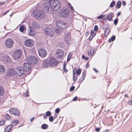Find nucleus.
<instances>
[{
  "label": "nucleus",
  "instance_id": "obj_57",
  "mask_svg": "<svg viewBox=\"0 0 132 132\" xmlns=\"http://www.w3.org/2000/svg\"><path fill=\"white\" fill-rule=\"evenodd\" d=\"M93 69L95 72H96L98 73V71L96 70V69L95 68H94Z\"/></svg>",
  "mask_w": 132,
  "mask_h": 132
},
{
  "label": "nucleus",
  "instance_id": "obj_43",
  "mask_svg": "<svg viewBox=\"0 0 132 132\" xmlns=\"http://www.w3.org/2000/svg\"><path fill=\"white\" fill-rule=\"evenodd\" d=\"M82 58L83 59H85V60H87L89 59V58L88 57H85V56L84 55H82Z\"/></svg>",
  "mask_w": 132,
  "mask_h": 132
},
{
  "label": "nucleus",
  "instance_id": "obj_40",
  "mask_svg": "<svg viewBox=\"0 0 132 132\" xmlns=\"http://www.w3.org/2000/svg\"><path fill=\"white\" fill-rule=\"evenodd\" d=\"M81 70L80 69H78L77 71L76 74L77 75H80L81 73Z\"/></svg>",
  "mask_w": 132,
  "mask_h": 132
},
{
  "label": "nucleus",
  "instance_id": "obj_25",
  "mask_svg": "<svg viewBox=\"0 0 132 132\" xmlns=\"http://www.w3.org/2000/svg\"><path fill=\"white\" fill-rule=\"evenodd\" d=\"M78 78L77 75L76 74V72L73 71V79L74 81H76Z\"/></svg>",
  "mask_w": 132,
  "mask_h": 132
},
{
  "label": "nucleus",
  "instance_id": "obj_31",
  "mask_svg": "<svg viewBox=\"0 0 132 132\" xmlns=\"http://www.w3.org/2000/svg\"><path fill=\"white\" fill-rule=\"evenodd\" d=\"M116 38V37L114 36H113L109 39L108 42L109 43H110L111 41H113Z\"/></svg>",
  "mask_w": 132,
  "mask_h": 132
},
{
  "label": "nucleus",
  "instance_id": "obj_22",
  "mask_svg": "<svg viewBox=\"0 0 132 132\" xmlns=\"http://www.w3.org/2000/svg\"><path fill=\"white\" fill-rule=\"evenodd\" d=\"M12 126L11 125H9L7 126L5 129V132H9L11 131V129L12 128Z\"/></svg>",
  "mask_w": 132,
  "mask_h": 132
},
{
  "label": "nucleus",
  "instance_id": "obj_41",
  "mask_svg": "<svg viewBox=\"0 0 132 132\" xmlns=\"http://www.w3.org/2000/svg\"><path fill=\"white\" fill-rule=\"evenodd\" d=\"M114 15L113 13H110L107 15V16H114Z\"/></svg>",
  "mask_w": 132,
  "mask_h": 132
},
{
  "label": "nucleus",
  "instance_id": "obj_35",
  "mask_svg": "<svg viewBox=\"0 0 132 132\" xmlns=\"http://www.w3.org/2000/svg\"><path fill=\"white\" fill-rule=\"evenodd\" d=\"M71 53H70L69 54L68 56V58L67 60V62H69L70 60L71 57Z\"/></svg>",
  "mask_w": 132,
  "mask_h": 132
},
{
  "label": "nucleus",
  "instance_id": "obj_17",
  "mask_svg": "<svg viewBox=\"0 0 132 132\" xmlns=\"http://www.w3.org/2000/svg\"><path fill=\"white\" fill-rule=\"evenodd\" d=\"M23 69L26 72L29 71L31 69V66L27 63H24L23 64Z\"/></svg>",
  "mask_w": 132,
  "mask_h": 132
},
{
  "label": "nucleus",
  "instance_id": "obj_7",
  "mask_svg": "<svg viewBox=\"0 0 132 132\" xmlns=\"http://www.w3.org/2000/svg\"><path fill=\"white\" fill-rule=\"evenodd\" d=\"M15 70L13 68L8 69L6 72V75L8 76H12L15 75Z\"/></svg>",
  "mask_w": 132,
  "mask_h": 132
},
{
  "label": "nucleus",
  "instance_id": "obj_6",
  "mask_svg": "<svg viewBox=\"0 0 132 132\" xmlns=\"http://www.w3.org/2000/svg\"><path fill=\"white\" fill-rule=\"evenodd\" d=\"M16 71L17 75L21 76L24 74V70L21 67L19 66L16 67Z\"/></svg>",
  "mask_w": 132,
  "mask_h": 132
},
{
  "label": "nucleus",
  "instance_id": "obj_3",
  "mask_svg": "<svg viewBox=\"0 0 132 132\" xmlns=\"http://www.w3.org/2000/svg\"><path fill=\"white\" fill-rule=\"evenodd\" d=\"M33 14L34 16H45V12L38 9L34 10L33 12Z\"/></svg>",
  "mask_w": 132,
  "mask_h": 132
},
{
  "label": "nucleus",
  "instance_id": "obj_45",
  "mask_svg": "<svg viewBox=\"0 0 132 132\" xmlns=\"http://www.w3.org/2000/svg\"><path fill=\"white\" fill-rule=\"evenodd\" d=\"M98 19H103V20H105L106 19V18L105 17H97Z\"/></svg>",
  "mask_w": 132,
  "mask_h": 132
},
{
  "label": "nucleus",
  "instance_id": "obj_46",
  "mask_svg": "<svg viewBox=\"0 0 132 132\" xmlns=\"http://www.w3.org/2000/svg\"><path fill=\"white\" fill-rule=\"evenodd\" d=\"M4 123V120H2L0 121V126L3 125Z\"/></svg>",
  "mask_w": 132,
  "mask_h": 132
},
{
  "label": "nucleus",
  "instance_id": "obj_36",
  "mask_svg": "<svg viewBox=\"0 0 132 132\" xmlns=\"http://www.w3.org/2000/svg\"><path fill=\"white\" fill-rule=\"evenodd\" d=\"M115 2L114 1H112L110 4V6L111 7H113L114 5Z\"/></svg>",
  "mask_w": 132,
  "mask_h": 132
},
{
  "label": "nucleus",
  "instance_id": "obj_62",
  "mask_svg": "<svg viewBox=\"0 0 132 132\" xmlns=\"http://www.w3.org/2000/svg\"><path fill=\"white\" fill-rule=\"evenodd\" d=\"M63 71L65 72H68V70L66 68L63 69Z\"/></svg>",
  "mask_w": 132,
  "mask_h": 132
},
{
  "label": "nucleus",
  "instance_id": "obj_58",
  "mask_svg": "<svg viewBox=\"0 0 132 132\" xmlns=\"http://www.w3.org/2000/svg\"><path fill=\"white\" fill-rule=\"evenodd\" d=\"M47 116L46 114L44 115L43 117L45 119H46L47 118Z\"/></svg>",
  "mask_w": 132,
  "mask_h": 132
},
{
  "label": "nucleus",
  "instance_id": "obj_33",
  "mask_svg": "<svg viewBox=\"0 0 132 132\" xmlns=\"http://www.w3.org/2000/svg\"><path fill=\"white\" fill-rule=\"evenodd\" d=\"M109 32L110 31L109 29L107 28L105 31V36H107Z\"/></svg>",
  "mask_w": 132,
  "mask_h": 132
},
{
  "label": "nucleus",
  "instance_id": "obj_61",
  "mask_svg": "<svg viewBox=\"0 0 132 132\" xmlns=\"http://www.w3.org/2000/svg\"><path fill=\"white\" fill-rule=\"evenodd\" d=\"M121 14V13L120 12H119L117 14V16H119L120 14Z\"/></svg>",
  "mask_w": 132,
  "mask_h": 132
},
{
  "label": "nucleus",
  "instance_id": "obj_64",
  "mask_svg": "<svg viewBox=\"0 0 132 132\" xmlns=\"http://www.w3.org/2000/svg\"><path fill=\"white\" fill-rule=\"evenodd\" d=\"M66 68V65L65 63H64L63 66V69Z\"/></svg>",
  "mask_w": 132,
  "mask_h": 132
},
{
  "label": "nucleus",
  "instance_id": "obj_56",
  "mask_svg": "<svg viewBox=\"0 0 132 132\" xmlns=\"http://www.w3.org/2000/svg\"><path fill=\"white\" fill-rule=\"evenodd\" d=\"M70 8L72 10V11H74V9L72 6L71 5L70 6Z\"/></svg>",
  "mask_w": 132,
  "mask_h": 132
},
{
  "label": "nucleus",
  "instance_id": "obj_34",
  "mask_svg": "<svg viewBox=\"0 0 132 132\" xmlns=\"http://www.w3.org/2000/svg\"><path fill=\"white\" fill-rule=\"evenodd\" d=\"M85 73L86 72L85 71H84L82 74V80L81 82H82V81L84 80V78L85 77Z\"/></svg>",
  "mask_w": 132,
  "mask_h": 132
},
{
  "label": "nucleus",
  "instance_id": "obj_59",
  "mask_svg": "<svg viewBox=\"0 0 132 132\" xmlns=\"http://www.w3.org/2000/svg\"><path fill=\"white\" fill-rule=\"evenodd\" d=\"M89 66V64L88 63H87L86 64V68H88Z\"/></svg>",
  "mask_w": 132,
  "mask_h": 132
},
{
  "label": "nucleus",
  "instance_id": "obj_12",
  "mask_svg": "<svg viewBox=\"0 0 132 132\" xmlns=\"http://www.w3.org/2000/svg\"><path fill=\"white\" fill-rule=\"evenodd\" d=\"M38 53L39 56L42 57H45L46 55V51L43 48H40L39 50Z\"/></svg>",
  "mask_w": 132,
  "mask_h": 132
},
{
  "label": "nucleus",
  "instance_id": "obj_47",
  "mask_svg": "<svg viewBox=\"0 0 132 132\" xmlns=\"http://www.w3.org/2000/svg\"><path fill=\"white\" fill-rule=\"evenodd\" d=\"M60 111V109L59 108H57L55 109V112L56 113H59Z\"/></svg>",
  "mask_w": 132,
  "mask_h": 132
},
{
  "label": "nucleus",
  "instance_id": "obj_8",
  "mask_svg": "<svg viewBox=\"0 0 132 132\" xmlns=\"http://www.w3.org/2000/svg\"><path fill=\"white\" fill-rule=\"evenodd\" d=\"M22 54V52L20 50H18L16 51L14 53L13 57L15 59H19L21 56Z\"/></svg>",
  "mask_w": 132,
  "mask_h": 132
},
{
  "label": "nucleus",
  "instance_id": "obj_26",
  "mask_svg": "<svg viewBox=\"0 0 132 132\" xmlns=\"http://www.w3.org/2000/svg\"><path fill=\"white\" fill-rule=\"evenodd\" d=\"M48 127V126L46 124L44 123L42 125L41 128L43 129H46Z\"/></svg>",
  "mask_w": 132,
  "mask_h": 132
},
{
  "label": "nucleus",
  "instance_id": "obj_51",
  "mask_svg": "<svg viewBox=\"0 0 132 132\" xmlns=\"http://www.w3.org/2000/svg\"><path fill=\"white\" fill-rule=\"evenodd\" d=\"M106 19L109 21H110L112 19V17H106Z\"/></svg>",
  "mask_w": 132,
  "mask_h": 132
},
{
  "label": "nucleus",
  "instance_id": "obj_52",
  "mask_svg": "<svg viewBox=\"0 0 132 132\" xmlns=\"http://www.w3.org/2000/svg\"><path fill=\"white\" fill-rule=\"evenodd\" d=\"M126 2L124 1H123L122 2V5L125 6L126 5Z\"/></svg>",
  "mask_w": 132,
  "mask_h": 132
},
{
  "label": "nucleus",
  "instance_id": "obj_60",
  "mask_svg": "<svg viewBox=\"0 0 132 132\" xmlns=\"http://www.w3.org/2000/svg\"><path fill=\"white\" fill-rule=\"evenodd\" d=\"M98 16H106L105 14L103 15V14H101Z\"/></svg>",
  "mask_w": 132,
  "mask_h": 132
},
{
  "label": "nucleus",
  "instance_id": "obj_27",
  "mask_svg": "<svg viewBox=\"0 0 132 132\" xmlns=\"http://www.w3.org/2000/svg\"><path fill=\"white\" fill-rule=\"evenodd\" d=\"M95 34L94 32V31L93 30L91 31L90 32V35L89 37V39L91 38V39H92L95 36Z\"/></svg>",
  "mask_w": 132,
  "mask_h": 132
},
{
  "label": "nucleus",
  "instance_id": "obj_54",
  "mask_svg": "<svg viewBox=\"0 0 132 132\" xmlns=\"http://www.w3.org/2000/svg\"><path fill=\"white\" fill-rule=\"evenodd\" d=\"M128 104L130 105H132V100L128 102Z\"/></svg>",
  "mask_w": 132,
  "mask_h": 132
},
{
  "label": "nucleus",
  "instance_id": "obj_37",
  "mask_svg": "<svg viewBox=\"0 0 132 132\" xmlns=\"http://www.w3.org/2000/svg\"><path fill=\"white\" fill-rule=\"evenodd\" d=\"M55 118L54 117V118L53 116H51L49 118V120L51 122H52L54 120Z\"/></svg>",
  "mask_w": 132,
  "mask_h": 132
},
{
  "label": "nucleus",
  "instance_id": "obj_44",
  "mask_svg": "<svg viewBox=\"0 0 132 132\" xmlns=\"http://www.w3.org/2000/svg\"><path fill=\"white\" fill-rule=\"evenodd\" d=\"M98 29V26L97 25H96L95 26L94 30L95 31H97Z\"/></svg>",
  "mask_w": 132,
  "mask_h": 132
},
{
  "label": "nucleus",
  "instance_id": "obj_13",
  "mask_svg": "<svg viewBox=\"0 0 132 132\" xmlns=\"http://www.w3.org/2000/svg\"><path fill=\"white\" fill-rule=\"evenodd\" d=\"M49 63L50 66H54L57 65V62L54 57H52L49 61Z\"/></svg>",
  "mask_w": 132,
  "mask_h": 132
},
{
  "label": "nucleus",
  "instance_id": "obj_5",
  "mask_svg": "<svg viewBox=\"0 0 132 132\" xmlns=\"http://www.w3.org/2000/svg\"><path fill=\"white\" fill-rule=\"evenodd\" d=\"M27 61L29 63L34 64L37 62V58L34 56H29L27 59Z\"/></svg>",
  "mask_w": 132,
  "mask_h": 132
},
{
  "label": "nucleus",
  "instance_id": "obj_10",
  "mask_svg": "<svg viewBox=\"0 0 132 132\" xmlns=\"http://www.w3.org/2000/svg\"><path fill=\"white\" fill-rule=\"evenodd\" d=\"M64 55V52L61 49H58L56 52L55 56L57 58H62Z\"/></svg>",
  "mask_w": 132,
  "mask_h": 132
},
{
  "label": "nucleus",
  "instance_id": "obj_24",
  "mask_svg": "<svg viewBox=\"0 0 132 132\" xmlns=\"http://www.w3.org/2000/svg\"><path fill=\"white\" fill-rule=\"evenodd\" d=\"M32 26L34 28L37 29L39 28V27L37 23L36 22H34L32 23Z\"/></svg>",
  "mask_w": 132,
  "mask_h": 132
},
{
  "label": "nucleus",
  "instance_id": "obj_15",
  "mask_svg": "<svg viewBox=\"0 0 132 132\" xmlns=\"http://www.w3.org/2000/svg\"><path fill=\"white\" fill-rule=\"evenodd\" d=\"M10 113L12 114L16 115H19L20 112L19 110L16 108H12L10 109Z\"/></svg>",
  "mask_w": 132,
  "mask_h": 132
},
{
  "label": "nucleus",
  "instance_id": "obj_53",
  "mask_svg": "<svg viewBox=\"0 0 132 132\" xmlns=\"http://www.w3.org/2000/svg\"><path fill=\"white\" fill-rule=\"evenodd\" d=\"M100 128H95V130L97 132L99 131H100Z\"/></svg>",
  "mask_w": 132,
  "mask_h": 132
},
{
  "label": "nucleus",
  "instance_id": "obj_4",
  "mask_svg": "<svg viewBox=\"0 0 132 132\" xmlns=\"http://www.w3.org/2000/svg\"><path fill=\"white\" fill-rule=\"evenodd\" d=\"M69 13V12L67 9L63 8L59 12V16H68Z\"/></svg>",
  "mask_w": 132,
  "mask_h": 132
},
{
  "label": "nucleus",
  "instance_id": "obj_14",
  "mask_svg": "<svg viewBox=\"0 0 132 132\" xmlns=\"http://www.w3.org/2000/svg\"><path fill=\"white\" fill-rule=\"evenodd\" d=\"M44 31L46 34L47 35L53 37V34L52 30L49 28L46 27L45 28Z\"/></svg>",
  "mask_w": 132,
  "mask_h": 132
},
{
  "label": "nucleus",
  "instance_id": "obj_32",
  "mask_svg": "<svg viewBox=\"0 0 132 132\" xmlns=\"http://www.w3.org/2000/svg\"><path fill=\"white\" fill-rule=\"evenodd\" d=\"M25 29V27L24 26H22L20 27L19 29L20 31L21 32H23Z\"/></svg>",
  "mask_w": 132,
  "mask_h": 132
},
{
  "label": "nucleus",
  "instance_id": "obj_55",
  "mask_svg": "<svg viewBox=\"0 0 132 132\" xmlns=\"http://www.w3.org/2000/svg\"><path fill=\"white\" fill-rule=\"evenodd\" d=\"M77 97H76L73 98V101H75L77 100Z\"/></svg>",
  "mask_w": 132,
  "mask_h": 132
},
{
  "label": "nucleus",
  "instance_id": "obj_63",
  "mask_svg": "<svg viewBox=\"0 0 132 132\" xmlns=\"http://www.w3.org/2000/svg\"><path fill=\"white\" fill-rule=\"evenodd\" d=\"M35 118L34 117H32L30 119V121L31 122H32L33 120Z\"/></svg>",
  "mask_w": 132,
  "mask_h": 132
},
{
  "label": "nucleus",
  "instance_id": "obj_39",
  "mask_svg": "<svg viewBox=\"0 0 132 132\" xmlns=\"http://www.w3.org/2000/svg\"><path fill=\"white\" fill-rule=\"evenodd\" d=\"M118 20V18L114 20V23L115 25H117V24Z\"/></svg>",
  "mask_w": 132,
  "mask_h": 132
},
{
  "label": "nucleus",
  "instance_id": "obj_42",
  "mask_svg": "<svg viewBox=\"0 0 132 132\" xmlns=\"http://www.w3.org/2000/svg\"><path fill=\"white\" fill-rule=\"evenodd\" d=\"M46 115L48 116H50L51 115V113L50 111H47L46 113Z\"/></svg>",
  "mask_w": 132,
  "mask_h": 132
},
{
  "label": "nucleus",
  "instance_id": "obj_29",
  "mask_svg": "<svg viewBox=\"0 0 132 132\" xmlns=\"http://www.w3.org/2000/svg\"><path fill=\"white\" fill-rule=\"evenodd\" d=\"M4 93L3 88L1 86H0V95L2 96Z\"/></svg>",
  "mask_w": 132,
  "mask_h": 132
},
{
  "label": "nucleus",
  "instance_id": "obj_49",
  "mask_svg": "<svg viewBox=\"0 0 132 132\" xmlns=\"http://www.w3.org/2000/svg\"><path fill=\"white\" fill-rule=\"evenodd\" d=\"M75 87L74 86H72L71 87L70 89V91H73L75 89Z\"/></svg>",
  "mask_w": 132,
  "mask_h": 132
},
{
  "label": "nucleus",
  "instance_id": "obj_16",
  "mask_svg": "<svg viewBox=\"0 0 132 132\" xmlns=\"http://www.w3.org/2000/svg\"><path fill=\"white\" fill-rule=\"evenodd\" d=\"M2 60L5 63H9L10 62L11 59L9 57L6 55L2 56Z\"/></svg>",
  "mask_w": 132,
  "mask_h": 132
},
{
  "label": "nucleus",
  "instance_id": "obj_1",
  "mask_svg": "<svg viewBox=\"0 0 132 132\" xmlns=\"http://www.w3.org/2000/svg\"><path fill=\"white\" fill-rule=\"evenodd\" d=\"M60 2L58 0H52L50 1L49 2H45L44 5V8L46 12L50 13L53 12V10L56 11L60 9L61 7Z\"/></svg>",
  "mask_w": 132,
  "mask_h": 132
},
{
  "label": "nucleus",
  "instance_id": "obj_50",
  "mask_svg": "<svg viewBox=\"0 0 132 132\" xmlns=\"http://www.w3.org/2000/svg\"><path fill=\"white\" fill-rule=\"evenodd\" d=\"M9 11H10L9 10H7L4 13H3V14H2V15L3 16H4V15L6 14Z\"/></svg>",
  "mask_w": 132,
  "mask_h": 132
},
{
  "label": "nucleus",
  "instance_id": "obj_48",
  "mask_svg": "<svg viewBox=\"0 0 132 132\" xmlns=\"http://www.w3.org/2000/svg\"><path fill=\"white\" fill-rule=\"evenodd\" d=\"M5 117L7 120H9L10 119V117L8 114H6L5 116Z\"/></svg>",
  "mask_w": 132,
  "mask_h": 132
},
{
  "label": "nucleus",
  "instance_id": "obj_20",
  "mask_svg": "<svg viewBox=\"0 0 132 132\" xmlns=\"http://www.w3.org/2000/svg\"><path fill=\"white\" fill-rule=\"evenodd\" d=\"M43 66L44 68L47 67H49V66H50L49 65V61H47L46 60L43 61Z\"/></svg>",
  "mask_w": 132,
  "mask_h": 132
},
{
  "label": "nucleus",
  "instance_id": "obj_2",
  "mask_svg": "<svg viewBox=\"0 0 132 132\" xmlns=\"http://www.w3.org/2000/svg\"><path fill=\"white\" fill-rule=\"evenodd\" d=\"M56 24L58 29H56L55 32L58 34H60L67 27L66 23L63 22L62 20H59L57 21Z\"/></svg>",
  "mask_w": 132,
  "mask_h": 132
},
{
  "label": "nucleus",
  "instance_id": "obj_28",
  "mask_svg": "<svg viewBox=\"0 0 132 132\" xmlns=\"http://www.w3.org/2000/svg\"><path fill=\"white\" fill-rule=\"evenodd\" d=\"M18 122L19 121H18V120H16L12 122V125H11L12 126V127H13L16 125L18 123Z\"/></svg>",
  "mask_w": 132,
  "mask_h": 132
},
{
  "label": "nucleus",
  "instance_id": "obj_18",
  "mask_svg": "<svg viewBox=\"0 0 132 132\" xmlns=\"http://www.w3.org/2000/svg\"><path fill=\"white\" fill-rule=\"evenodd\" d=\"M28 35L31 36H33L35 34L36 32L35 30L33 29L32 27L30 26L28 29Z\"/></svg>",
  "mask_w": 132,
  "mask_h": 132
},
{
  "label": "nucleus",
  "instance_id": "obj_11",
  "mask_svg": "<svg viewBox=\"0 0 132 132\" xmlns=\"http://www.w3.org/2000/svg\"><path fill=\"white\" fill-rule=\"evenodd\" d=\"M34 44V41L32 39H28L24 42L25 45L28 47H31Z\"/></svg>",
  "mask_w": 132,
  "mask_h": 132
},
{
  "label": "nucleus",
  "instance_id": "obj_23",
  "mask_svg": "<svg viewBox=\"0 0 132 132\" xmlns=\"http://www.w3.org/2000/svg\"><path fill=\"white\" fill-rule=\"evenodd\" d=\"M71 38L70 34L68 33L65 36V40L68 43Z\"/></svg>",
  "mask_w": 132,
  "mask_h": 132
},
{
  "label": "nucleus",
  "instance_id": "obj_30",
  "mask_svg": "<svg viewBox=\"0 0 132 132\" xmlns=\"http://www.w3.org/2000/svg\"><path fill=\"white\" fill-rule=\"evenodd\" d=\"M121 6V2L120 1H118L117 2V4L116 5L117 8L118 9L120 8Z\"/></svg>",
  "mask_w": 132,
  "mask_h": 132
},
{
  "label": "nucleus",
  "instance_id": "obj_19",
  "mask_svg": "<svg viewBox=\"0 0 132 132\" xmlns=\"http://www.w3.org/2000/svg\"><path fill=\"white\" fill-rule=\"evenodd\" d=\"M94 49L90 47L89 49L88 52V55L90 56H93L95 54V52H94Z\"/></svg>",
  "mask_w": 132,
  "mask_h": 132
},
{
  "label": "nucleus",
  "instance_id": "obj_9",
  "mask_svg": "<svg viewBox=\"0 0 132 132\" xmlns=\"http://www.w3.org/2000/svg\"><path fill=\"white\" fill-rule=\"evenodd\" d=\"M14 43L13 40L11 38L7 39L5 42V44L8 48H11L12 46Z\"/></svg>",
  "mask_w": 132,
  "mask_h": 132
},
{
  "label": "nucleus",
  "instance_id": "obj_38",
  "mask_svg": "<svg viewBox=\"0 0 132 132\" xmlns=\"http://www.w3.org/2000/svg\"><path fill=\"white\" fill-rule=\"evenodd\" d=\"M23 95L25 97H27L29 95V94L27 91L25 92L24 93H23Z\"/></svg>",
  "mask_w": 132,
  "mask_h": 132
},
{
  "label": "nucleus",
  "instance_id": "obj_21",
  "mask_svg": "<svg viewBox=\"0 0 132 132\" xmlns=\"http://www.w3.org/2000/svg\"><path fill=\"white\" fill-rule=\"evenodd\" d=\"M5 71V69L4 66L2 65H0V73L4 74Z\"/></svg>",
  "mask_w": 132,
  "mask_h": 132
}]
</instances>
